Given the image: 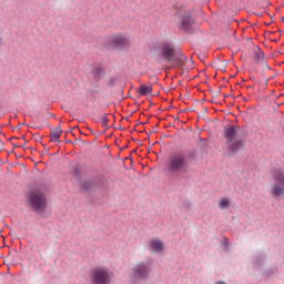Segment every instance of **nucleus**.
Wrapping results in <instances>:
<instances>
[{"label": "nucleus", "instance_id": "nucleus-1", "mask_svg": "<svg viewBox=\"0 0 284 284\" xmlns=\"http://www.w3.org/2000/svg\"><path fill=\"white\" fill-rule=\"evenodd\" d=\"M166 170L170 174H187L190 172L187 156L182 153L171 154L166 163Z\"/></svg>", "mask_w": 284, "mask_h": 284}, {"label": "nucleus", "instance_id": "nucleus-2", "mask_svg": "<svg viewBox=\"0 0 284 284\" xmlns=\"http://www.w3.org/2000/svg\"><path fill=\"white\" fill-rule=\"evenodd\" d=\"M271 179L274 182L271 187L272 196H275V199L284 196V169H273L271 171Z\"/></svg>", "mask_w": 284, "mask_h": 284}, {"label": "nucleus", "instance_id": "nucleus-3", "mask_svg": "<svg viewBox=\"0 0 284 284\" xmlns=\"http://www.w3.org/2000/svg\"><path fill=\"white\" fill-rule=\"evenodd\" d=\"M91 284H110V270L105 267H97L92 270Z\"/></svg>", "mask_w": 284, "mask_h": 284}, {"label": "nucleus", "instance_id": "nucleus-4", "mask_svg": "<svg viewBox=\"0 0 284 284\" xmlns=\"http://www.w3.org/2000/svg\"><path fill=\"white\" fill-rule=\"evenodd\" d=\"M32 210L36 212H44L48 203L45 202V195L41 192H32L29 195Z\"/></svg>", "mask_w": 284, "mask_h": 284}, {"label": "nucleus", "instance_id": "nucleus-5", "mask_svg": "<svg viewBox=\"0 0 284 284\" xmlns=\"http://www.w3.org/2000/svg\"><path fill=\"white\" fill-rule=\"evenodd\" d=\"M109 48L113 50H128L130 48V39L121 33L115 34L109 41Z\"/></svg>", "mask_w": 284, "mask_h": 284}, {"label": "nucleus", "instance_id": "nucleus-6", "mask_svg": "<svg viewBox=\"0 0 284 284\" xmlns=\"http://www.w3.org/2000/svg\"><path fill=\"white\" fill-rule=\"evenodd\" d=\"M179 21L181 30H190L194 26V18H192V12L190 11L180 12Z\"/></svg>", "mask_w": 284, "mask_h": 284}, {"label": "nucleus", "instance_id": "nucleus-7", "mask_svg": "<svg viewBox=\"0 0 284 284\" xmlns=\"http://www.w3.org/2000/svg\"><path fill=\"white\" fill-rule=\"evenodd\" d=\"M161 57L165 61H174V47L172 44H163L161 47Z\"/></svg>", "mask_w": 284, "mask_h": 284}, {"label": "nucleus", "instance_id": "nucleus-8", "mask_svg": "<svg viewBox=\"0 0 284 284\" xmlns=\"http://www.w3.org/2000/svg\"><path fill=\"white\" fill-rule=\"evenodd\" d=\"M148 272H150V267L148 265L140 263L133 268L134 278H145L148 276Z\"/></svg>", "mask_w": 284, "mask_h": 284}, {"label": "nucleus", "instance_id": "nucleus-9", "mask_svg": "<svg viewBox=\"0 0 284 284\" xmlns=\"http://www.w3.org/2000/svg\"><path fill=\"white\" fill-rule=\"evenodd\" d=\"M254 61L257 65H267V62H265V53L258 48L255 50Z\"/></svg>", "mask_w": 284, "mask_h": 284}, {"label": "nucleus", "instance_id": "nucleus-10", "mask_svg": "<svg viewBox=\"0 0 284 284\" xmlns=\"http://www.w3.org/2000/svg\"><path fill=\"white\" fill-rule=\"evenodd\" d=\"M244 146H245V143L242 140H236L229 146V152L231 154H236V152H239L240 150H243Z\"/></svg>", "mask_w": 284, "mask_h": 284}, {"label": "nucleus", "instance_id": "nucleus-11", "mask_svg": "<svg viewBox=\"0 0 284 284\" xmlns=\"http://www.w3.org/2000/svg\"><path fill=\"white\" fill-rule=\"evenodd\" d=\"M150 245L154 252H163L164 245L163 242H161V240H152Z\"/></svg>", "mask_w": 284, "mask_h": 284}, {"label": "nucleus", "instance_id": "nucleus-12", "mask_svg": "<svg viewBox=\"0 0 284 284\" xmlns=\"http://www.w3.org/2000/svg\"><path fill=\"white\" fill-rule=\"evenodd\" d=\"M63 131L61 130V126H57L55 129H51V141H59L61 139V134Z\"/></svg>", "mask_w": 284, "mask_h": 284}, {"label": "nucleus", "instance_id": "nucleus-13", "mask_svg": "<svg viewBox=\"0 0 284 284\" xmlns=\"http://www.w3.org/2000/svg\"><path fill=\"white\" fill-rule=\"evenodd\" d=\"M140 97H148V94H152V87L142 84L138 90Z\"/></svg>", "mask_w": 284, "mask_h": 284}, {"label": "nucleus", "instance_id": "nucleus-14", "mask_svg": "<svg viewBox=\"0 0 284 284\" xmlns=\"http://www.w3.org/2000/svg\"><path fill=\"white\" fill-rule=\"evenodd\" d=\"M225 136L229 139V141H232L234 136H236V126L231 125L225 129Z\"/></svg>", "mask_w": 284, "mask_h": 284}, {"label": "nucleus", "instance_id": "nucleus-15", "mask_svg": "<svg viewBox=\"0 0 284 284\" xmlns=\"http://www.w3.org/2000/svg\"><path fill=\"white\" fill-rule=\"evenodd\" d=\"M92 73H93L94 79L99 80V79H101V77H103V68H101V67H95V68L92 70Z\"/></svg>", "mask_w": 284, "mask_h": 284}, {"label": "nucleus", "instance_id": "nucleus-16", "mask_svg": "<svg viewBox=\"0 0 284 284\" xmlns=\"http://www.w3.org/2000/svg\"><path fill=\"white\" fill-rule=\"evenodd\" d=\"M231 202L227 199H221L219 202V206L221 207V210H226V207H230Z\"/></svg>", "mask_w": 284, "mask_h": 284}, {"label": "nucleus", "instance_id": "nucleus-17", "mask_svg": "<svg viewBox=\"0 0 284 284\" xmlns=\"http://www.w3.org/2000/svg\"><path fill=\"white\" fill-rule=\"evenodd\" d=\"M100 121H101L102 128H108V122L110 121V119L108 118V114H103L102 116H100Z\"/></svg>", "mask_w": 284, "mask_h": 284}, {"label": "nucleus", "instance_id": "nucleus-18", "mask_svg": "<svg viewBox=\"0 0 284 284\" xmlns=\"http://www.w3.org/2000/svg\"><path fill=\"white\" fill-rule=\"evenodd\" d=\"M173 61H178V65H183V63L187 61V57H185L184 54H180V57L178 59H174Z\"/></svg>", "mask_w": 284, "mask_h": 284}, {"label": "nucleus", "instance_id": "nucleus-19", "mask_svg": "<svg viewBox=\"0 0 284 284\" xmlns=\"http://www.w3.org/2000/svg\"><path fill=\"white\" fill-rule=\"evenodd\" d=\"M13 148H19V145H17V144H13Z\"/></svg>", "mask_w": 284, "mask_h": 284}, {"label": "nucleus", "instance_id": "nucleus-20", "mask_svg": "<svg viewBox=\"0 0 284 284\" xmlns=\"http://www.w3.org/2000/svg\"><path fill=\"white\" fill-rule=\"evenodd\" d=\"M14 138H10V141H12Z\"/></svg>", "mask_w": 284, "mask_h": 284}, {"label": "nucleus", "instance_id": "nucleus-21", "mask_svg": "<svg viewBox=\"0 0 284 284\" xmlns=\"http://www.w3.org/2000/svg\"><path fill=\"white\" fill-rule=\"evenodd\" d=\"M14 138H10V141H12Z\"/></svg>", "mask_w": 284, "mask_h": 284}]
</instances>
